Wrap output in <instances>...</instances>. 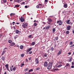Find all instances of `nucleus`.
Listing matches in <instances>:
<instances>
[{
	"label": "nucleus",
	"mask_w": 74,
	"mask_h": 74,
	"mask_svg": "<svg viewBox=\"0 0 74 74\" xmlns=\"http://www.w3.org/2000/svg\"><path fill=\"white\" fill-rule=\"evenodd\" d=\"M22 27L24 29L26 28L27 27V23H24L22 24Z\"/></svg>",
	"instance_id": "f257e3e1"
},
{
	"label": "nucleus",
	"mask_w": 74,
	"mask_h": 74,
	"mask_svg": "<svg viewBox=\"0 0 74 74\" xmlns=\"http://www.w3.org/2000/svg\"><path fill=\"white\" fill-rule=\"evenodd\" d=\"M57 23H59V25H62V23H63V22H62V21L60 20L59 21H58L57 22Z\"/></svg>",
	"instance_id": "f03ea898"
},
{
	"label": "nucleus",
	"mask_w": 74,
	"mask_h": 74,
	"mask_svg": "<svg viewBox=\"0 0 74 74\" xmlns=\"http://www.w3.org/2000/svg\"><path fill=\"white\" fill-rule=\"evenodd\" d=\"M48 62H45L44 63V67H47V66H48Z\"/></svg>",
	"instance_id": "7ed1b4c3"
},
{
	"label": "nucleus",
	"mask_w": 74,
	"mask_h": 74,
	"mask_svg": "<svg viewBox=\"0 0 74 74\" xmlns=\"http://www.w3.org/2000/svg\"><path fill=\"white\" fill-rule=\"evenodd\" d=\"M20 20L22 22L25 21V19H24L22 17L20 18Z\"/></svg>",
	"instance_id": "20e7f679"
},
{
	"label": "nucleus",
	"mask_w": 74,
	"mask_h": 74,
	"mask_svg": "<svg viewBox=\"0 0 74 74\" xmlns=\"http://www.w3.org/2000/svg\"><path fill=\"white\" fill-rule=\"evenodd\" d=\"M39 8H42L44 7V6L42 5V4H39Z\"/></svg>",
	"instance_id": "39448f33"
},
{
	"label": "nucleus",
	"mask_w": 74,
	"mask_h": 74,
	"mask_svg": "<svg viewBox=\"0 0 74 74\" xmlns=\"http://www.w3.org/2000/svg\"><path fill=\"white\" fill-rule=\"evenodd\" d=\"M35 62H36V64H38V63H39V62L38 61V58L36 59Z\"/></svg>",
	"instance_id": "423d86ee"
},
{
	"label": "nucleus",
	"mask_w": 74,
	"mask_h": 74,
	"mask_svg": "<svg viewBox=\"0 0 74 74\" xmlns=\"http://www.w3.org/2000/svg\"><path fill=\"white\" fill-rule=\"evenodd\" d=\"M71 28V26L70 25L67 26V30H70Z\"/></svg>",
	"instance_id": "0eeeda50"
},
{
	"label": "nucleus",
	"mask_w": 74,
	"mask_h": 74,
	"mask_svg": "<svg viewBox=\"0 0 74 74\" xmlns=\"http://www.w3.org/2000/svg\"><path fill=\"white\" fill-rule=\"evenodd\" d=\"M23 0H16L15 1L16 3H21V2Z\"/></svg>",
	"instance_id": "6e6552de"
},
{
	"label": "nucleus",
	"mask_w": 74,
	"mask_h": 74,
	"mask_svg": "<svg viewBox=\"0 0 74 74\" xmlns=\"http://www.w3.org/2000/svg\"><path fill=\"white\" fill-rule=\"evenodd\" d=\"M62 50H60L58 51V53L57 54L58 55H59L61 54V53H62Z\"/></svg>",
	"instance_id": "1a4fd4ad"
},
{
	"label": "nucleus",
	"mask_w": 74,
	"mask_h": 74,
	"mask_svg": "<svg viewBox=\"0 0 74 74\" xmlns=\"http://www.w3.org/2000/svg\"><path fill=\"white\" fill-rule=\"evenodd\" d=\"M52 66H51V65H49L47 69H48V70H49L50 69H51L52 68Z\"/></svg>",
	"instance_id": "9d476101"
},
{
	"label": "nucleus",
	"mask_w": 74,
	"mask_h": 74,
	"mask_svg": "<svg viewBox=\"0 0 74 74\" xmlns=\"http://www.w3.org/2000/svg\"><path fill=\"white\" fill-rule=\"evenodd\" d=\"M14 45H15V43L13 42L11 43L10 44V46H14Z\"/></svg>",
	"instance_id": "9b49d317"
},
{
	"label": "nucleus",
	"mask_w": 74,
	"mask_h": 74,
	"mask_svg": "<svg viewBox=\"0 0 74 74\" xmlns=\"http://www.w3.org/2000/svg\"><path fill=\"white\" fill-rule=\"evenodd\" d=\"M5 52H6V51H5V50H4V51H3L2 52V53L1 55V56L3 55H4V53H5Z\"/></svg>",
	"instance_id": "f8f14e48"
},
{
	"label": "nucleus",
	"mask_w": 74,
	"mask_h": 74,
	"mask_svg": "<svg viewBox=\"0 0 74 74\" xmlns=\"http://www.w3.org/2000/svg\"><path fill=\"white\" fill-rule=\"evenodd\" d=\"M56 28H55L53 29V33H54L55 32V31H56V30L55 29Z\"/></svg>",
	"instance_id": "ddd939ff"
},
{
	"label": "nucleus",
	"mask_w": 74,
	"mask_h": 74,
	"mask_svg": "<svg viewBox=\"0 0 74 74\" xmlns=\"http://www.w3.org/2000/svg\"><path fill=\"white\" fill-rule=\"evenodd\" d=\"M35 42H32L31 44V45H35Z\"/></svg>",
	"instance_id": "4468645a"
},
{
	"label": "nucleus",
	"mask_w": 74,
	"mask_h": 74,
	"mask_svg": "<svg viewBox=\"0 0 74 74\" xmlns=\"http://www.w3.org/2000/svg\"><path fill=\"white\" fill-rule=\"evenodd\" d=\"M64 8H67V4H65L64 5Z\"/></svg>",
	"instance_id": "2eb2a0df"
},
{
	"label": "nucleus",
	"mask_w": 74,
	"mask_h": 74,
	"mask_svg": "<svg viewBox=\"0 0 74 74\" xmlns=\"http://www.w3.org/2000/svg\"><path fill=\"white\" fill-rule=\"evenodd\" d=\"M1 59L2 60H5V58L3 56H2Z\"/></svg>",
	"instance_id": "dca6fc26"
},
{
	"label": "nucleus",
	"mask_w": 74,
	"mask_h": 74,
	"mask_svg": "<svg viewBox=\"0 0 74 74\" xmlns=\"http://www.w3.org/2000/svg\"><path fill=\"white\" fill-rule=\"evenodd\" d=\"M70 21V20H68L66 22V23H69Z\"/></svg>",
	"instance_id": "f3484780"
},
{
	"label": "nucleus",
	"mask_w": 74,
	"mask_h": 74,
	"mask_svg": "<svg viewBox=\"0 0 74 74\" xmlns=\"http://www.w3.org/2000/svg\"><path fill=\"white\" fill-rule=\"evenodd\" d=\"M24 65H25V64H21L20 66L21 67H23V66Z\"/></svg>",
	"instance_id": "a211bd4d"
},
{
	"label": "nucleus",
	"mask_w": 74,
	"mask_h": 74,
	"mask_svg": "<svg viewBox=\"0 0 74 74\" xmlns=\"http://www.w3.org/2000/svg\"><path fill=\"white\" fill-rule=\"evenodd\" d=\"M66 67H67V66H69V67H70V66L69 65V63H67V64H66Z\"/></svg>",
	"instance_id": "6ab92c4d"
},
{
	"label": "nucleus",
	"mask_w": 74,
	"mask_h": 74,
	"mask_svg": "<svg viewBox=\"0 0 74 74\" xmlns=\"http://www.w3.org/2000/svg\"><path fill=\"white\" fill-rule=\"evenodd\" d=\"M18 33H19V31L18 30H16V34H18Z\"/></svg>",
	"instance_id": "aec40b11"
},
{
	"label": "nucleus",
	"mask_w": 74,
	"mask_h": 74,
	"mask_svg": "<svg viewBox=\"0 0 74 74\" xmlns=\"http://www.w3.org/2000/svg\"><path fill=\"white\" fill-rule=\"evenodd\" d=\"M20 47L21 49H23V46L21 45L20 46Z\"/></svg>",
	"instance_id": "412c9836"
},
{
	"label": "nucleus",
	"mask_w": 74,
	"mask_h": 74,
	"mask_svg": "<svg viewBox=\"0 0 74 74\" xmlns=\"http://www.w3.org/2000/svg\"><path fill=\"white\" fill-rule=\"evenodd\" d=\"M48 20L49 22H51L52 21V20H51V18H48Z\"/></svg>",
	"instance_id": "4be33fe9"
},
{
	"label": "nucleus",
	"mask_w": 74,
	"mask_h": 74,
	"mask_svg": "<svg viewBox=\"0 0 74 74\" xmlns=\"http://www.w3.org/2000/svg\"><path fill=\"white\" fill-rule=\"evenodd\" d=\"M5 67L6 68H8V64H7L5 65Z\"/></svg>",
	"instance_id": "5701e85b"
},
{
	"label": "nucleus",
	"mask_w": 74,
	"mask_h": 74,
	"mask_svg": "<svg viewBox=\"0 0 74 74\" xmlns=\"http://www.w3.org/2000/svg\"><path fill=\"white\" fill-rule=\"evenodd\" d=\"M61 66H62V65L60 64L57 66V67H61Z\"/></svg>",
	"instance_id": "b1692460"
},
{
	"label": "nucleus",
	"mask_w": 74,
	"mask_h": 74,
	"mask_svg": "<svg viewBox=\"0 0 74 74\" xmlns=\"http://www.w3.org/2000/svg\"><path fill=\"white\" fill-rule=\"evenodd\" d=\"M15 7H19V5H15Z\"/></svg>",
	"instance_id": "393cba45"
},
{
	"label": "nucleus",
	"mask_w": 74,
	"mask_h": 74,
	"mask_svg": "<svg viewBox=\"0 0 74 74\" xmlns=\"http://www.w3.org/2000/svg\"><path fill=\"white\" fill-rule=\"evenodd\" d=\"M27 70H29V69L27 68L25 69V70L24 71H25L26 72V71H27Z\"/></svg>",
	"instance_id": "a878e982"
},
{
	"label": "nucleus",
	"mask_w": 74,
	"mask_h": 74,
	"mask_svg": "<svg viewBox=\"0 0 74 74\" xmlns=\"http://www.w3.org/2000/svg\"><path fill=\"white\" fill-rule=\"evenodd\" d=\"M31 71H33V69H31L29 71V72H30Z\"/></svg>",
	"instance_id": "bb28decb"
},
{
	"label": "nucleus",
	"mask_w": 74,
	"mask_h": 74,
	"mask_svg": "<svg viewBox=\"0 0 74 74\" xmlns=\"http://www.w3.org/2000/svg\"><path fill=\"white\" fill-rule=\"evenodd\" d=\"M52 64H53V63L52 62H51L50 63L49 65H50V66H52Z\"/></svg>",
	"instance_id": "cd10ccee"
},
{
	"label": "nucleus",
	"mask_w": 74,
	"mask_h": 74,
	"mask_svg": "<svg viewBox=\"0 0 74 74\" xmlns=\"http://www.w3.org/2000/svg\"><path fill=\"white\" fill-rule=\"evenodd\" d=\"M14 13H11L10 14L11 16H14Z\"/></svg>",
	"instance_id": "c85d7f7f"
},
{
	"label": "nucleus",
	"mask_w": 74,
	"mask_h": 74,
	"mask_svg": "<svg viewBox=\"0 0 74 74\" xmlns=\"http://www.w3.org/2000/svg\"><path fill=\"white\" fill-rule=\"evenodd\" d=\"M55 39L56 40H58V37H56L55 38Z\"/></svg>",
	"instance_id": "c756f323"
},
{
	"label": "nucleus",
	"mask_w": 74,
	"mask_h": 74,
	"mask_svg": "<svg viewBox=\"0 0 74 74\" xmlns=\"http://www.w3.org/2000/svg\"><path fill=\"white\" fill-rule=\"evenodd\" d=\"M34 26H36L37 25V24L36 23H35L34 24Z\"/></svg>",
	"instance_id": "7c9ffc66"
},
{
	"label": "nucleus",
	"mask_w": 74,
	"mask_h": 74,
	"mask_svg": "<svg viewBox=\"0 0 74 74\" xmlns=\"http://www.w3.org/2000/svg\"><path fill=\"white\" fill-rule=\"evenodd\" d=\"M51 51H53V48L52 47H51Z\"/></svg>",
	"instance_id": "2f4dec72"
},
{
	"label": "nucleus",
	"mask_w": 74,
	"mask_h": 74,
	"mask_svg": "<svg viewBox=\"0 0 74 74\" xmlns=\"http://www.w3.org/2000/svg\"><path fill=\"white\" fill-rule=\"evenodd\" d=\"M21 58H23V57L24 56V54H21Z\"/></svg>",
	"instance_id": "473e14b6"
},
{
	"label": "nucleus",
	"mask_w": 74,
	"mask_h": 74,
	"mask_svg": "<svg viewBox=\"0 0 74 74\" xmlns=\"http://www.w3.org/2000/svg\"><path fill=\"white\" fill-rule=\"evenodd\" d=\"M8 42L9 43H11V42H12V41L11 40H9Z\"/></svg>",
	"instance_id": "72a5a7b5"
},
{
	"label": "nucleus",
	"mask_w": 74,
	"mask_h": 74,
	"mask_svg": "<svg viewBox=\"0 0 74 74\" xmlns=\"http://www.w3.org/2000/svg\"><path fill=\"white\" fill-rule=\"evenodd\" d=\"M66 34H69V31H66Z\"/></svg>",
	"instance_id": "f704fd0d"
},
{
	"label": "nucleus",
	"mask_w": 74,
	"mask_h": 74,
	"mask_svg": "<svg viewBox=\"0 0 74 74\" xmlns=\"http://www.w3.org/2000/svg\"><path fill=\"white\" fill-rule=\"evenodd\" d=\"M44 56L45 57H47V54H45L44 55Z\"/></svg>",
	"instance_id": "c9c22d12"
},
{
	"label": "nucleus",
	"mask_w": 74,
	"mask_h": 74,
	"mask_svg": "<svg viewBox=\"0 0 74 74\" xmlns=\"http://www.w3.org/2000/svg\"><path fill=\"white\" fill-rule=\"evenodd\" d=\"M16 70V68L15 67H14L13 69V71H15Z\"/></svg>",
	"instance_id": "e433bc0d"
},
{
	"label": "nucleus",
	"mask_w": 74,
	"mask_h": 74,
	"mask_svg": "<svg viewBox=\"0 0 74 74\" xmlns=\"http://www.w3.org/2000/svg\"><path fill=\"white\" fill-rule=\"evenodd\" d=\"M70 45H72V44H73V42L71 41V42H70Z\"/></svg>",
	"instance_id": "4c0bfd02"
},
{
	"label": "nucleus",
	"mask_w": 74,
	"mask_h": 74,
	"mask_svg": "<svg viewBox=\"0 0 74 74\" xmlns=\"http://www.w3.org/2000/svg\"><path fill=\"white\" fill-rule=\"evenodd\" d=\"M57 70H59L57 68L54 69V71H57Z\"/></svg>",
	"instance_id": "58836bf2"
},
{
	"label": "nucleus",
	"mask_w": 74,
	"mask_h": 74,
	"mask_svg": "<svg viewBox=\"0 0 74 74\" xmlns=\"http://www.w3.org/2000/svg\"><path fill=\"white\" fill-rule=\"evenodd\" d=\"M32 52H33V51H30L29 52V54H32Z\"/></svg>",
	"instance_id": "ea45409f"
},
{
	"label": "nucleus",
	"mask_w": 74,
	"mask_h": 74,
	"mask_svg": "<svg viewBox=\"0 0 74 74\" xmlns=\"http://www.w3.org/2000/svg\"><path fill=\"white\" fill-rule=\"evenodd\" d=\"M36 8H40V7H39V6H38V5L36 6Z\"/></svg>",
	"instance_id": "a19ab883"
},
{
	"label": "nucleus",
	"mask_w": 74,
	"mask_h": 74,
	"mask_svg": "<svg viewBox=\"0 0 74 74\" xmlns=\"http://www.w3.org/2000/svg\"><path fill=\"white\" fill-rule=\"evenodd\" d=\"M28 49L29 50V51H31V50H32V48H30Z\"/></svg>",
	"instance_id": "79ce46f5"
},
{
	"label": "nucleus",
	"mask_w": 74,
	"mask_h": 74,
	"mask_svg": "<svg viewBox=\"0 0 74 74\" xmlns=\"http://www.w3.org/2000/svg\"><path fill=\"white\" fill-rule=\"evenodd\" d=\"M74 45L73 44V45H71V46H70V47L71 48V47H74Z\"/></svg>",
	"instance_id": "37998d69"
},
{
	"label": "nucleus",
	"mask_w": 74,
	"mask_h": 74,
	"mask_svg": "<svg viewBox=\"0 0 74 74\" xmlns=\"http://www.w3.org/2000/svg\"><path fill=\"white\" fill-rule=\"evenodd\" d=\"M3 1L4 3H5L7 2V0H3Z\"/></svg>",
	"instance_id": "c03bdc74"
},
{
	"label": "nucleus",
	"mask_w": 74,
	"mask_h": 74,
	"mask_svg": "<svg viewBox=\"0 0 74 74\" xmlns=\"http://www.w3.org/2000/svg\"><path fill=\"white\" fill-rule=\"evenodd\" d=\"M28 59H29V60H30L32 59V57H30V58H29Z\"/></svg>",
	"instance_id": "a18cd8bd"
},
{
	"label": "nucleus",
	"mask_w": 74,
	"mask_h": 74,
	"mask_svg": "<svg viewBox=\"0 0 74 74\" xmlns=\"http://www.w3.org/2000/svg\"><path fill=\"white\" fill-rule=\"evenodd\" d=\"M72 65H73V66H74V62H72Z\"/></svg>",
	"instance_id": "49530a36"
},
{
	"label": "nucleus",
	"mask_w": 74,
	"mask_h": 74,
	"mask_svg": "<svg viewBox=\"0 0 74 74\" xmlns=\"http://www.w3.org/2000/svg\"><path fill=\"white\" fill-rule=\"evenodd\" d=\"M32 35H29V38H31V37H32Z\"/></svg>",
	"instance_id": "de8ad7c7"
},
{
	"label": "nucleus",
	"mask_w": 74,
	"mask_h": 74,
	"mask_svg": "<svg viewBox=\"0 0 74 74\" xmlns=\"http://www.w3.org/2000/svg\"><path fill=\"white\" fill-rule=\"evenodd\" d=\"M29 51H30L28 49V50H27L26 51V52L27 53L28 52H29Z\"/></svg>",
	"instance_id": "09e8293b"
},
{
	"label": "nucleus",
	"mask_w": 74,
	"mask_h": 74,
	"mask_svg": "<svg viewBox=\"0 0 74 74\" xmlns=\"http://www.w3.org/2000/svg\"><path fill=\"white\" fill-rule=\"evenodd\" d=\"M40 68H38L36 69L37 70H40Z\"/></svg>",
	"instance_id": "8fccbe9b"
},
{
	"label": "nucleus",
	"mask_w": 74,
	"mask_h": 74,
	"mask_svg": "<svg viewBox=\"0 0 74 74\" xmlns=\"http://www.w3.org/2000/svg\"><path fill=\"white\" fill-rule=\"evenodd\" d=\"M6 69H7V70H8V71H9L10 72V70H9V68H7Z\"/></svg>",
	"instance_id": "3c124183"
},
{
	"label": "nucleus",
	"mask_w": 74,
	"mask_h": 74,
	"mask_svg": "<svg viewBox=\"0 0 74 74\" xmlns=\"http://www.w3.org/2000/svg\"><path fill=\"white\" fill-rule=\"evenodd\" d=\"M10 71H12V68H10Z\"/></svg>",
	"instance_id": "603ef678"
},
{
	"label": "nucleus",
	"mask_w": 74,
	"mask_h": 74,
	"mask_svg": "<svg viewBox=\"0 0 74 74\" xmlns=\"http://www.w3.org/2000/svg\"><path fill=\"white\" fill-rule=\"evenodd\" d=\"M59 64H62V62H58Z\"/></svg>",
	"instance_id": "864d4df0"
},
{
	"label": "nucleus",
	"mask_w": 74,
	"mask_h": 74,
	"mask_svg": "<svg viewBox=\"0 0 74 74\" xmlns=\"http://www.w3.org/2000/svg\"><path fill=\"white\" fill-rule=\"evenodd\" d=\"M13 24V25H15V23L14 22H13L12 23Z\"/></svg>",
	"instance_id": "5fc2aeb1"
},
{
	"label": "nucleus",
	"mask_w": 74,
	"mask_h": 74,
	"mask_svg": "<svg viewBox=\"0 0 74 74\" xmlns=\"http://www.w3.org/2000/svg\"><path fill=\"white\" fill-rule=\"evenodd\" d=\"M25 74H30V73H26Z\"/></svg>",
	"instance_id": "6e6d98bb"
},
{
	"label": "nucleus",
	"mask_w": 74,
	"mask_h": 74,
	"mask_svg": "<svg viewBox=\"0 0 74 74\" xmlns=\"http://www.w3.org/2000/svg\"><path fill=\"white\" fill-rule=\"evenodd\" d=\"M25 2H22V3H21V5H22V4H25Z\"/></svg>",
	"instance_id": "4d7b16f0"
},
{
	"label": "nucleus",
	"mask_w": 74,
	"mask_h": 74,
	"mask_svg": "<svg viewBox=\"0 0 74 74\" xmlns=\"http://www.w3.org/2000/svg\"><path fill=\"white\" fill-rule=\"evenodd\" d=\"M49 29V27H46V29Z\"/></svg>",
	"instance_id": "13d9d810"
},
{
	"label": "nucleus",
	"mask_w": 74,
	"mask_h": 74,
	"mask_svg": "<svg viewBox=\"0 0 74 74\" xmlns=\"http://www.w3.org/2000/svg\"><path fill=\"white\" fill-rule=\"evenodd\" d=\"M71 68H74V66H71Z\"/></svg>",
	"instance_id": "bf43d9fd"
},
{
	"label": "nucleus",
	"mask_w": 74,
	"mask_h": 74,
	"mask_svg": "<svg viewBox=\"0 0 74 74\" xmlns=\"http://www.w3.org/2000/svg\"><path fill=\"white\" fill-rule=\"evenodd\" d=\"M25 8H27V5L25 6Z\"/></svg>",
	"instance_id": "052dcab7"
},
{
	"label": "nucleus",
	"mask_w": 74,
	"mask_h": 74,
	"mask_svg": "<svg viewBox=\"0 0 74 74\" xmlns=\"http://www.w3.org/2000/svg\"><path fill=\"white\" fill-rule=\"evenodd\" d=\"M71 52L69 53H68V55H71Z\"/></svg>",
	"instance_id": "680f3d73"
},
{
	"label": "nucleus",
	"mask_w": 74,
	"mask_h": 74,
	"mask_svg": "<svg viewBox=\"0 0 74 74\" xmlns=\"http://www.w3.org/2000/svg\"><path fill=\"white\" fill-rule=\"evenodd\" d=\"M45 2H48V0H45Z\"/></svg>",
	"instance_id": "e2e57ef3"
},
{
	"label": "nucleus",
	"mask_w": 74,
	"mask_h": 74,
	"mask_svg": "<svg viewBox=\"0 0 74 74\" xmlns=\"http://www.w3.org/2000/svg\"><path fill=\"white\" fill-rule=\"evenodd\" d=\"M69 62H71V59H70Z\"/></svg>",
	"instance_id": "0e129e2a"
},
{
	"label": "nucleus",
	"mask_w": 74,
	"mask_h": 74,
	"mask_svg": "<svg viewBox=\"0 0 74 74\" xmlns=\"http://www.w3.org/2000/svg\"><path fill=\"white\" fill-rule=\"evenodd\" d=\"M18 37L17 36H16V37H14V39H16V38H17Z\"/></svg>",
	"instance_id": "69168bd1"
},
{
	"label": "nucleus",
	"mask_w": 74,
	"mask_h": 74,
	"mask_svg": "<svg viewBox=\"0 0 74 74\" xmlns=\"http://www.w3.org/2000/svg\"><path fill=\"white\" fill-rule=\"evenodd\" d=\"M72 32H73V34H74V30H73L72 31Z\"/></svg>",
	"instance_id": "338daca9"
},
{
	"label": "nucleus",
	"mask_w": 74,
	"mask_h": 74,
	"mask_svg": "<svg viewBox=\"0 0 74 74\" xmlns=\"http://www.w3.org/2000/svg\"><path fill=\"white\" fill-rule=\"evenodd\" d=\"M4 74H7V72H5L4 73Z\"/></svg>",
	"instance_id": "774afa93"
}]
</instances>
